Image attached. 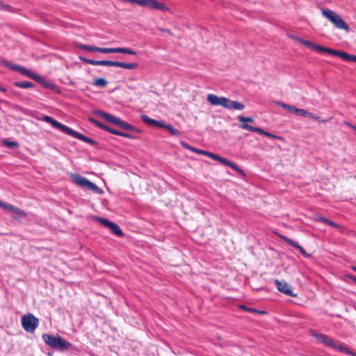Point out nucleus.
Here are the masks:
<instances>
[{"label":"nucleus","mask_w":356,"mask_h":356,"mask_svg":"<svg viewBox=\"0 0 356 356\" xmlns=\"http://www.w3.org/2000/svg\"><path fill=\"white\" fill-rule=\"evenodd\" d=\"M293 38L314 51L325 52L331 55L337 56L343 60L356 63V55H352L342 51L325 47L311 41L304 40L300 37H293Z\"/></svg>","instance_id":"f257e3e1"},{"label":"nucleus","mask_w":356,"mask_h":356,"mask_svg":"<svg viewBox=\"0 0 356 356\" xmlns=\"http://www.w3.org/2000/svg\"><path fill=\"white\" fill-rule=\"evenodd\" d=\"M312 336L314 337L316 340L324 344L325 346L333 348L336 350L346 353L351 356H356V353L349 350L346 346L342 343H339L337 341L330 338L328 336L321 333H316L313 332Z\"/></svg>","instance_id":"f03ea898"},{"label":"nucleus","mask_w":356,"mask_h":356,"mask_svg":"<svg viewBox=\"0 0 356 356\" xmlns=\"http://www.w3.org/2000/svg\"><path fill=\"white\" fill-rule=\"evenodd\" d=\"M42 339L49 346L59 350H68L72 346L70 342L63 339L58 334L54 336L49 334H43Z\"/></svg>","instance_id":"7ed1b4c3"},{"label":"nucleus","mask_w":356,"mask_h":356,"mask_svg":"<svg viewBox=\"0 0 356 356\" xmlns=\"http://www.w3.org/2000/svg\"><path fill=\"white\" fill-rule=\"evenodd\" d=\"M237 119L238 121L242 122V124L238 125V127L242 129L248 130L252 132H256L271 138L282 139V137L275 136L271 133L266 131L259 127H252L251 125L248 124L247 122H254V119L252 118L238 115L237 117Z\"/></svg>","instance_id":"20e7f679"},{"label":"nucleus","mask_w":356,"mask_h":356,"mask_svg":"<svg viewBox=\"0 0 356 356\" xmlns=\"http://www.w3.org/2000/svg\"><path fill=\"white\" fill-rule=\"evenodd\" d=\"M97 113L99 117L102 118L104 120H105L115 125L118 126L120 128H121L122 129L129 131L131 132H137V133L140 132L139 129H137L136 127H134L131 124H129V123L126 122L125 121H123L121 119H120L119 118H117L111 114H109V113H105L103 111H98Z\"/></svg>","instance_id":"39448f33"},{"label":"nucleus","mask_w":356,"mask_h":356,"mask_svg":"<svg viewBox=\"0 0 356 356\" xmlns=\"http://www.w3.org/2000/svg\"><path fill=\"white\" fill-rule=\"evenodd\" d=\"M321 11L323 16L330 20L332 24H334L336 28L347 31H349L350 28L348 24L342 19L339 15L330 9L323 8Z\"/></svg>","instance_id":"423d86ee"},{"label":"nucleus","mask_w":356,"mask_h":356,"mask_svg":"<svg viewBox=\"0 0 356 356\" xmlns=\"http://www.w3.org/2000/svg\"><path fill=\"white\" fill-rule=\"evenodd\" d=\"M321 11L323 16L330 20L332 24H334L336 28L347 31H349L350 28L348 24L342 19L339 15L330 9L323 8Z\"/></svg>","instance_id":"0eeeda50"},{"label":"nucleus","mask_w":356,"mask_h":356,"mask_svg":"<svg viewBox=\"0 0 356 356\" xmlns=\"http://www.w3.org/2000/svg\"><path fill=\"white\" fill-rule=\"evenodd\" d=\"M321 11L323 16L330 20L332 24H334L336 28L347 31H349L350 28L348 24L342 19L339 15L330 9L323 8Z\"/></svg>","instance_id":"6e6552de"},{"label":"nucleus","mask_w":356,"mask_h":356,"mask_svg":"<svg viewBox=\"0 0 356 356\" xmlns=\"http://www.w3.org/2000/svg\"><path fill=\"white\" fill-rule=\"evenodd\" d=\"M72 178L74 182L84 188H86L90 191L96 194H102L104 193L103 190L99 188L95 184L92 183L86 177L79 175L75 174L72 175Z\"/></svg>","instance_id":"1a4fd4ad"},{"label":"nucleus","mask_w":356,"mask_h":356,"mask_svg":"<svg viewBox=\"0 0 356 356\" xmlns=\"http://www.w3.org/2000/svg\"><path fill=\"white\" fill-rule=\"evenodd\" d=\"M38 324V319L32 314H25L22 318V325L24 330L29 333L34 332Z\"/></svg>","instance_id":"9d476101"},{"label":"nucleus","mask_w":356,"mask_h":356,"mask_svg":"<svg viewBox=\"0 0 356 356\" xmlns=\"http://www.w3.org/2000/svg\"><path fill=\"white\" fill-rule=\"evenodd\" d=\"M97 52L103 53V54H109V53H122L130 55H136L137 53L135 51L131 50L128 48L123 47H115V48H104V47H97Z\"/></svg>","instance_id":"9b49d317"},{"label":"nucleus","mask_w":356,"mask_h":356,"mask_svg":"<svg viewBox=\"0 0 356 356\" xmlns=\"http://www.w3.org/2000/svg\"><path fill=\"white\" fill-rule=\"evenodd\" d=\"M275 284L277 286V289L279 291L291 297H296L297 294L294 293L291 289V287L290 285H289L284 280H275Z\"/></svg>","instance_id":"f8f14e48"},{"label":"nucleus","mask_w":356,"mask_h":356,"mask_svg":"<svg viewBox=\"0 0 356 356\" xmlns=\"http://www.w3.org/2000/svg\"><path fill=\"white\" fill-rule=\"evenodd\" d=\"M221 106L227 109H235L241 111L244 109L245 106L238 102L232 101L229 99L222 97Z\"/></svg>","instance_id":"ddd939ff"},{"label":"nucleus","mask_w":356,"mask_h":356,"mask_svg":"<svg viewBox=\"0 0 356 356\" xmlns=\"http://www.w3.org/2000/svg\"><path fill=\"white\" fill-rule=\"evenodd\" d=\"M281 238L291 246L298 249L302 255L304 256L305 257L309 258L311 257V254L307 253L305 249L295 241L290 239L286 236H281Z\"/></svg>","instance_id":"4468645a"},{"label":"nucleus","mask_w":356,"mask_h":356,"mask_svg":"<svg viewBox=\"0 0 356 356\" xmlns=\"http://www.w3.org/2000/svg\"><path fill=\"white\" fill-rule=\"evenodd\" d=\"M12 69L20 72L23 75H25L33 80L40 79L39 75L33 73L31 70H29V69H26L25 67L18 66V65H14L13 67H12Z\"/></svg>","instance_id":"2eb2a0df"},{"label":"nucleus","mask_w":356,"mask_h":356,"mask_svg":"<svg viewBox=\"0 0 356 356\" xmlns=\"http://www.w3.org/2000/svg\"><path fill=\"white\" fill-rule=\"evenodd\" d=\"M51 124L55 128H57L58 129H59L60 131H63V133H65L69 135L70 131H71V128L60 123L59 122L56 121V120H54V118L52 119V120L51 121V122L49 123Z\"/></svg>","instance_id":"dca6fc26"},{"label":"nucleus","mask_w":356,"mask_h":356,"mask_svg":"<svg viewBox=\"0 0 356 356\" xmlns=\"http://www.w3.org/2000/svg\"><path fill=\"white\" fill-rule=\"evenodd\" d=\"M138 66V63H128L120 61H113V67H120L124 69L134 70Z\"/></svg>","instance_id":"f3484780"},{"label":"nucleus","mask_w":356,"mask_h":356,"mask_svg":"<svg viewBox=\"0 0 356 356\" xmlns=\"http://www.w3.org/2000/svg\"><path fill=\"white\" fill-rule=\"evenodd\" d=\"M222 97H218L213 94H209L207 95V101L210 102L213 105H220L222 104Z\"/></svg>","instance_id":"a211bd4d"},{"label":"nucleus","mask_w":356,"mask_h":356,"mask_svg":"<svg viewBox=\"0 0 356 356\" xmlns=\"http://www.w3.org/2000/svg\"><path fill=\"white\" fill-rule=\"evenodd\" d=\"M69 135L74 137L75 138L79 139L85 143H88V141L90 139V138H88V137L73 130L72 129H71Z\"/></svg>","instance_id":"6ab92c4d"},{"label":"nucleus","mask_w":356,"mask_h":356,"mask_svg":"<svg viewBox=\"0 0 356 356\" xmlns=\"http://www.w3.org/2000/svg\"><path fill=\"white\" fill-rule=\"evenodd\" d=\"M218 162L225 165L230 167L231 168H232L234 170H236V171L240 170L239 168H238V166L234 163L229 161V160H227V159H225L224 157L220 156Z\"/></svg>","instance_id":"aec40b11"},{"label":"nucleus","mask_w":356,"mask_h":356,"mask_svg":"<svg viewBox=\"0 0 356 356\" xmlns=\"http://www.w3.org/2000/svg\"><path fill=\"white\" fill-rule=\"evenodd\" d=\"M14 85L21 88H33L35 86V84L30 81H16L14 83Z\"/></svg>","instance_id":"412c9836"},{"label":"nucleus","mask_w":356,"mask_h":356,"mask_svg":"<svg viewBox=\"0 0 356 356\" xmlns=\"http://www.w3.org/2000/svg\"><path fill=\"white\" fill-rule=\"evenodd\" d=\"M109 228L112 231V232L115 235L120 237L124 236L123 232L121 230L120 227L117 224L113 222Z\"/></svg>","instance_id":"4be33fe9"},{"label":"nucleus","mask_w":356,"mask_h":356,"mask_svg":"<svg viewBox=\"0 0 356 356\" xmlns=\"http://www.w3.org/2000/svg\"><path fill=\"white\" fill-rule=\"evenodd\" d=\"M275 104L291 113H295L296 107L294 106L287 104L282 102H276Z\"/></svg>","instance_id":"5701e85b"},{"label":"nucleus","mask_w":356,"mask_h":356,"mask_svg":"<svg viewBox=\"0 0 356 356\" xmlns=\"http://www.w3.org/2000/svg\"><path fill=\"white\" fill-rule=\"evenodd\" d=\"M108 81L104 78H98L93 81L92 85L97 87L105 88Z\"/></svg>","instance_id":"b1692460"},{"label":"nucleus","mask_w":356,"mask_h":356,"mask_svg":"<svg viewBox=\"0 0 356 356\" xmlns=\"http://www.w3.org/2000/svg\"><path fill=\"white\" fill-rule=\"evenodd\" d=\"M38 83H40L42 86H43L44 88L48 89H53L55 88V85L48 82L47 80L43 79L40 76V79H38L35 80Z\"/></svg>","instance_id":"393cba45"},{"label":"nucleus","mask_w":356,"mask_h":356,"mask_svg":"<svg viewBox=\"0 0 356 356\" xmlns=\"http://www.w3.org/2000/svg\"><path fill=\"white\" fill-rule=\"evenodd\" d=\"M163 128L168 129L169 131V132L173 136H181V132L178 129L174 128L171 124H165Z\"/></svg>","instance_id":"a878e982"},{"label":"nucleus","mask_w":356,"mask_h":356,"mask_svg":"<svg viewBox=\"0 0 356 356\" xmlns=\"http://www.w3.org/2000/svg\"><path fill=\"white\" fill-rule=\"evenodd\" d=\"M295 114H297L302 117H309L312 116V113L308 112L307 111L302 109V108H296L295 110Z\"/></svg>","instance_id":"bb28decb"},{"label":"nucleus","mask_w":356,"mask_h":356,"mask_svg":"<svg viewBox=\"0 0 356 356\" xmlns=\"http://www.w3.org/2000/svg\"><path fill=\"white\" fill-rule=\"evenodd\" d=\"M78 47L86 51L97 52V47L89 46L86 44H79Z\"/></svg>","instance_id":"cd10ccee"},{"label":"nucleus","mask_w":356,"mask_h":356,"mask_svg":"<svg viewBox=\"0 0 356 356\" xmlns=\"http://www.w3.org/2000/svg\"><path fill=\"white\" fill-rule=\"evenodd\" d=\"M95 65H103L113 67V61L112 60H96Z\"/></svg>","instance_id":"c85d7f7f"},{"label":"nucleus","mask_w":356,"mask_h":356,"mask_svg":"<svg viewBox=\"0 0 356 356\" xmlns=\"http://www.w3.org/2000/svg\"><path fill=\"white\" fill-rule=\"evenodd\" d=\"M240 308H241L242 309L247 311V312H254V313H257V314H266V313L265 311H259V310H257L254 308L248 307L245 305H241Z\"/></svg>","instance_id":"c756f323"},{"label":"nucleus","mask_w":356,"mask_h":356,"mask_svg":"<svg viewBox=\"0 0 356 356\" xmlns=\"http://www.w3.org/2000/svg\"><path fill=\"white\" fill-rule=\"evenodd\" d=\"M12 212L22 216V217H26V213L23 211L21 209L18 208V207H16L15 206L13 205V209H11Z\"/></svg>","instance_id":"7c9ffc66"},{"label":"nucleus","mask_w":356,"mask_h":356,"mask_svg":"<svg viewBox=\"0 0 356 356\" xmlns=\"http://www.w3.org/2000/svg\"><path fill=\"white\" fill-rule=\"evenodd\" d=\"M98 222H99L102 225H103L104 226L106 227H110L111 224L113 223V222L108 220V219L106 218H97Z\"/></svg>","instance_id":"2f4dec72"},{"label":"nucleus","mask_w":356,"mask_h":356,"mask_svg":"<svg viewBox=\"0 0 356 356\" xmlns=\"http://www.w3.org/2000/svg\"><path fill=\"white\" fill-rule=\"evenodd\" d=\"M3 144L9 147V148H11V149H15V148H17L18 146H19V144L18 143L15 142V141H8V140H3Z\"/></svg>","instance_id":"473e14b6"},{"label":"nucleus","mask_w":356,"mask_h":356,"mask_svg":"<svg viewBox=\"0 0 356 356\" xmlns=\"http://www.w3.org/2000/svg\"><path fill=\"white\" fill-rule=\"evenodd\" d=\"M0 207L3 208V209H5L6 211H10L11 209H13V205L10 204L8 203H6V202H1L0 200Z\"/></svg>","instance_id":"72a5a7b5"},{"label":"nucleus","mask_w":356,"mask_h":356,"mask_svg":"<svg viewBox=\"0 0 356 356\" xmlns=\"http://www.w3.org/2000/svg\"><path fill=\"white\" fill-rule=\"evenodd\" d=\"M151 125L154 126V127H158L163 128L164 125H165V123L161 122V121H158V120H156L153 119Z\"/></svg>","instance_id":"f704fd0d"},{"label":"nucleus","mask_w":356,"mask_h":356,"mask_svg":"<svg viewBox=\"0 0 356 356\" xmlns=\"http://www.w3.org/2000/svg\"><path fill=\"white\" fill-rule=\"evenodd\" d=\"M79 59L84 63L90 64L92 65H95L96 60H95L88 59V58H86L82 57V56H79Z\"/></svg>","instance_id":"c9c22d12"},{"label":"nucleus","mask_w":356,"mask_h":356,"mask_svg":"<svg viewBox=\"0 0 356 356\" xmlns=\"http://www.w3.org/2000/svg\"><path fill=\"white\" fill-rule=\"evenodd\" d=\"M141 120H143V122H144L146 124H152V122L153 120V119L149 118L147 115H141Z\"/></svg>","instance_id":"e433bc0d"},{"label":"nucleus","mask_w":356,"mask_h":356,"mask_svg":"<svg viewBox=\"0 0 356 356\" xmlns=\"http://www.w3.org/2000/svg\"><path fill=\"white\" fill-rule=\"evenodd\" d=\"M327 225H330L334 228L339 229L341 230V232H342V228H341V225H339V224H337L330 220H328V221H327Z\"/></svg>","instance_id":"4c0bfd02"},{"label":"nucleus","mask_w":356,"mask_h":356,"mask_svg":"<svg viewBox=\"0 0 356 356\" xmlns=\"http://www.w3.org/2000/svg\"><path fill=\"white\" fill-rule=\"evenodd\" d=\"M329 219H327L321 216H315V220L318 222H322L325 224H327V221H328Z\"/></svg>","instance_id":"58836bf2"},{"label":"nucleus","mask_w":356,"mask_h":356,"mask_svg":"<svg viewBox=\"0 0 356 356\" xmlns=\"http://www.w3.org/2000/svg\"><path fill=\"white\" fill-rule=\"evenodd\" d=\"M181 145L185 149H189L191 151L194 150V147L191 146L190 145H188V143H185L184 141L181 142Z\"/></svg>","instance_id":"ea45409f"},{"label":"nucleus","mask_w":356,"mask_h":356,"mask_svg":"<svg viewBox=\"0 0 356 356\" xmlns=\"http://www.w3.org/2000/svg\"><path fill=\"white\" fill-rule=\"evenodd\" d=\"M209 157L213 159V160L218 161L220 159V156H218V154H213L212 152H210Z\"/></svg>","instance_id":"a19ab883"},{"label":"nucleus","mask_w":356,"mask_h":356,"mask_svg":"<svg viewBox=\"0 0 356 356\" xmlns=\"http://www.w3.org/2000/svg\"><path fill=\"white\" fill-rule=\"evenodd\" d=\"M52 119L53 118L50 116L44 115L42 117V120L46 122L50 123L51 121L52 120Z\"/></svg>","instance_id":"79ce46f5"},{"label":"nucleus","mask_w":356,"mask_h":356,"mask_svg":"<svg viewBox=\"0 0 356 356\" xmlns=\"http://www.w3.org/2000/svg\"><path fill=\"white\" fill-rule=\"evenodd\" d=\"M309 118H313L315 120L318 121V122H327V120H323L321 119V118L319 116H316L313 113H312V116H309Z\"/></svg>","instance_id":"37998d69"},{"label":"nucleus","mask_w":356,"mask_h":356,"mask_svg":"<svg viewBox=\"0 0 356 356\" xmlns=\"http://www.w3.org/2000/svg\"><path fill=\"white\" fill-rule=\"evenodd\" d=\"M105 131L111 133V134H114L115 131H116L115 129L111 128V127L109 126H106V129H105Z\"/></svg>","instance_id":"c03bdc74"},{"label":"nucleus","mask_w":356,"mask_h":356,"mask_svg":"<svg viewBox=\"0 0 356 356\" xmlns=\"http://www.w3.org/2000/svg\"><path fill=\"white\" fill-rule=\"evenodd\" d=\"M88 120L90 122H92V124H95L96 126H97V124L99 122L98 120H97L96 119H95L93 118H89Z\"/></svg>","instance_id":"a18cd8bd"},{"label":"nucleus","mask_w":356,"mask_h":356,"mask_svg":"<svg viewBox=\"0 0 356 356\" xmlns=\"http://www.w3.org/2000/svg\"><path fill=\"white\" fill-rule=\"evenodd\" d=\"M114 134L117 135V136H123V137H124V136H125V133L124 132L120 131H118V130H116L115 131Z\"/></svg>","instance_id":"49530a36"},{"label":"nucleus","mask_w":356,"mask_h":356,"mask_svg":"<svg viewBox=\"0 0 356 356\" xmlns=\"http://www.w3.org/2000/svg\"><path fill=\"white\" fill-rule=\"evenodd\" d=\"M106 126H107V125H106V124H103V123H102V122H99L97 124V127H99V128L102 129L103 130H105V129H106Z\"/></svg>","instance_id":"de8ad7c7"},{"label":"nucleus","mask_w":356,"mask_h":356,"mask_svg":"<svg viewBox=\"0 0 356 356\" xmlns=\"http://www.w3.org/2000/svg\"><path fill=\"white\" fill-rule=\"evenodd\" d=\"M88 144L91 145H97V142L94 140L93 139L90 138V140L88 141Z\"/></svg>","instance_id":"09e8293b"},{"label":"nucleus","mask_w":356,"mask_h":356,"mask_svg":"<svg viewBox=\"0 0 356 356\" xmlns=\"http://www.w3.org/2000/svg\"><path fill=\"white\" fill-rule=\"evenodd\" d=\"M10 8H11L10 6H9L8 4L3 3L2 9L6 10H10Z\"/></svg>","instance_id":"8fccbe9b"},{"label":"nucleus","mask_w":356,"mask_h":356,"mask_svg":"<svg viewBox=\"0 0 356 356\" xmlns=\"http://www.w3.org/2000/svg\"><path fill=\"white\" fill-rule=\"evenodd\" d=\"M209 154H210V152L202 150V149L201 152H200V154H203V155H205V156H209Z\"/></svg>","instance_id":"3c124183"},{"label":"nucleus","mask_w":356,"mask_h":356,"mask_svg":"<svg viewBox=\"0 0 356 356\" xmlns=\"http://www.w3.org/2000/svg\"><path fill=\"white\" fill-rule=\"evenodd\" d=\"M124 138H130V139L136 138V137H134V136H132V135H131L129 134H127V133H125Z\"/></svg>","instance_id":"603ef678"},{"label":"nucleus","mask_w":356,"mask_h":356,"mask_svg":"<svg viewBox=\"0 0 356 356\" xmlns=\"http://www.w3.org/2000/svg\"><path fill=\"white\" fill-rule=\"evenodd\" d=\"M201 151H202V149H199L194 147V150H193L192 152L200 154V152H201Z\"/></svg>","instance_id":"864d4df0"},{"label":"nucleus","mask_w":356,"mask_h":356,"mask_svg":"<svg viewBox=\"0 0 356 356\" xmlns=\"http://www.w3.org/2000/svg\"><path fill=\"white\" fill-rule=\"evenodd\" d=\"M0 91H1L3 92H6L7 91V90H6V88L0 86Z\"/></svg>","instance_id":"5fc2aeb1"},{"label":"nucleus","mask_w":356,"mask_h":356,"mask_svg":"<svg viewBox=\"0 0 356 356\" xmlns=\"http://www.w3.org/2000/svg\"><path fill=\"white\" fill-rule=\"evenodd\" d=\"M161 31L163 32L170 33V31L169 30H166V29H162Z\"/></svg>","instance_id":"6e6d98bb"},{"label":"nucleus","mask_w":356,"mask_h":356,"mask_svg":"<svg viewBox=\"0 0 356 356\" xmlns=\"http://www.w3.org/2000/svg\"><path fill=\"white\" fill-rule=\"evenodd\" d=\"M3 3L0 1V9H2Z\"/></svg>","instance_id":"4d7b16f0"},{"label":"nucleus","mask_w":356,"mask_h":356,"mask_svg":"<svg viewBox=\"0 0 356 356\" xmlns=\"http://www.w3.org/2000/svg\"><path fill=\"white\" fill-rule=\"evenodd\" d=\"M351 127L356 131V126H351Z\"/></svg>","instance_id":"13d9d810"},{"label":"nucleus","mask_w":356,"mask_h":356,"mask_svg":"<svg viewBox=\"0 0 356 356\" xmlns=\"http://www.w3.org/2000/svg\"><path fill=\"white\" fill-rule=\"evenodd\" d=\"M354 270L356 272V268H354Z\"/></svg>","instance_id":"bf43d9fd"}]
</instances>
